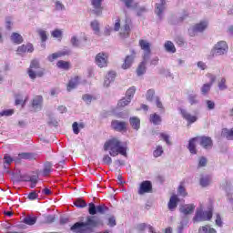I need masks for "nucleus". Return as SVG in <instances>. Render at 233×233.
Listing matches in <instances>:
<instances>
[{"mask_svg": "<svg viewBox=\"0 0 233 233\" xmlns=\"http://www.w3.org/2000/svg\"><path fill=\"white\" fill-rule=\"evenodd\" d=\"M165 8H167V0H161L160 3L156 4L155 13L158 17H161Z\"/></svg>", "mask_w": 233, "mask_h": 233, "instance_id": "nucleus-13", "label": "nucleus"}, {"mask_svg": "<svg viewBox=\"0 0 233 233\" xmlns=\"http://www.w3.org/2000/svg\"><path fill=\"white\" fill-rule=\"evenodd\" d=\"M73 131H74V134H79V126L77 122L73 123Z\"/></svg>", "mask_w": 233, "mask_h": 233, "instance_id": "nucleus-62", "label": "nucleus"}, {"mask_svg": "<svg viewBox=\"0 0 233 233\" xmlns=\"http://www.w3.org/2000/svg\"><path fill=\"white\" fill-rule=\"evenodd\" d=\"M226 83H227V79L225 78L220 79V81L218 82L219 90H227V88H228Z\"/></svg>", "mask_w": 233, "mask_h": 233, "instance_id": "nucleus-46", "label": "nucleus"}, {"mask_svg": "<svg viewBox=\"0 0 233 233\" xmlns=\"http://www.w3.org/2000/svg\"><path fill=\"white\" fill-rule=\"evenodd\" d=\"M177 201H179V198H177V196H172L170 198V200L168 202L169 210H176V208L177 207Z\"/></svg>", "mask_w": 233, "mask_h": 233, "instance_id": "nucleus-22", "label": "nucleus"}, {"mask_svg": "<svg viewBox=\"0 0 233 233\" xmlns=\"http://www.w3.org/2000/svg\"><path fill=\"white\" fill-rule=\"evenodd\" d=\"M147 12V8L142 6L137 9V15H143Z\"/></svg>", "mask_w": 233, "mask_h": 233, "instance_id": "nucleus-64", "label": "nucleus"}, {"mask_svg": "<svg viewBox=\"0 0 233 233\" xmlns=\"http://www.w3.org/2000/svg\"><path fill=\"white\" fill-rule=\"evenodd\" d=\"M96 63L100 68H105L108 65V55L106 53H98L96 56Z\"/></svg>", "mask_w": 233, "mask_h": 233, "instance_id": "nucleus-8", "label": "nucleus"}, {"mask_svg": "<svg viewBox=\"0 0 233 233\" xmlns=\"http://www.w3.org/2000/svg\"><path fill=\"white\" fill-rule=\"evenodd\" d=\"M93 5V12H95L96 15H101L103 12V7L101 6V4L103 3V0H92Z\"/></svg>", "mask_w": 233, "mask_h": 233, "instance_id": "nucleus-14", "label": "nucleus"}, {"mask_svg": "<svg viewBox=\"0 0 233 233\" xmlns=\"http://www.w3.org/2000/svg\"><path fill=\"white\" fill-rule=\"evenodd\" d=\"M156 94V91H154V89H149L147 92L146 95V98L147 101H152V99L154 98V95Z\"/></svg>", "mask_w": 233, "mask_h": 233, "instance_id": "nucleus-51", "label": "nucleus"}, {"mask_svg": "<svg viewBox=\"0 0 233 233\" xmlns=\"http://www.w3.org/2000/svg\"><path fill=\"white\" fill-rule=\"evenodd\" d=\"M195 208H196V206H194L193 204H186L180 207V212L185 216H187L188 214H192Z\"/></svg>", "mask_w": 233, "mask_h": 233, "instance_id": "nucleus-16", "label": "nucleus"}, {"mask_svg": "<svg viewBox=\"0 0 233 233\" xmlns=\"http://www.w3.org/2000/svg\"><path fill=\"white\" fill-rule=\"evenodd\" d=\"M78 84H79V76H75L74 78H72L67 85L68 92H70L71 90H74V88L77 86Z\"/></svg>", "mask_w": 233, "mask_h": 233, "instance_id": "nucleus-24", "label": "nucleus"}, {"mask_svg": "<svg viewBox=\"0 0 233 233\" xmlns=\"http://www.w3.org/2000/svg\"><path fill=\"white\" fill-rule=\"evenodd\" d=\"M121 29V19L119 17H116L114 24V30L115 32H119Z\"/></svg>", "mask_w": 233, "mask_h": 233, "instance_id": "nucleus-47", "label": "nucleus"}, {"mask_svg": "<svg viewBox=\"0 0 233 233\" xmlns=\"http://www.w3.org/2000/svg\"><path fill=\"white\" fill-rule=\"evenodd\" d=\"M134 56H127L125 59L124 64L122 65V68L127 70L132 66V63H134Z\"/></svg>", "mask_w": 233, "mask_h": 233, "instance_id": "nucleus-20", "label": "nucleus"}, {"mask_svg": "<svg viewBox=\"0 0 233 233\" xmlns=\"http://www.w3.org/2000/svg\"><path fill=\"white\" fill-rule=\"evenodd\" d=\"M101 225V220L96 218V217H87L86 222H76L72 226L71 230L77 233H92L94 232V228Z\"/></svg>", "mask_w": 233, "mask_h": 233, "instance_id": "nucleus-1", "label": "nucleus"}, {"mask_svg": "<svg viewBox=\"0 0 233 233\" xmlns=\"http://www.w3.org/2000/svg\"><path fill=\"white\" fill-rule=\"evenodd\" d=\"M150 122L153 123V125H160L161 116L157 114H152L150 115Z\"/></svg>", "mask_w": 233, "mask_h": 233, "instance_id": "nucleus-29", "label": "nucleus"}, {"mask_svg": "<svg viewBox=\"0 0 233 233\" xmlns=\"http://www.w3.org/2000/svg\"><path fill=\"white\" fill-rule=\"evenodd\" d=\"M52 37H56L57 39H61L63 37V31L59 29H56L51 33Z\"/></svg>", "mask_w": 233, "mask_h": 233, "instance_id": "nucleus-43", "label": "nucleus"}, {"mask_svg": "<svg viewBox=\"0 0 233 233\" xmlns=\"http://www.w3.org/2000/svg\"><path fill=\"white\" fill-rule=\"evenodd\" d=\"M109 227H116V218L111 217L108 218Z\"/></svg>", "mask_w": 233, "mask_h": 233, "instance_id": "nucleus-63", "label": "nucleus"}, {"mask_svg": "<svg viewBox=\"0 0 233 233\" xmlns=\"http://www.w3.org/2000/svg\"><path fill=\"white\" fill-rule=\"evenodd\" d=\"M37 222V217H32V216H26L24 218V223H25V225H35V223Z\"/></svg>", "mask_w": 233, "mask_h": 233, "instance_id": "nucleus-27", "label": "nucleus"}, {"mask_svg": "<svg viewBox=\"0 0 233 233\" xmlns=\"http://www.w3.org/2000/svg\"><path fill=\"white\" fill-rule=\"evenodd\" d=\"M11 40L16 45H21V43H23V36L17 33H13L11 35Z\"/></svg>", "mask_w": 233, "mask_h": 233, "instance_id": "nucleus-26", "label": "nucleus"}, {"mask_svg": "<svg viewBox=\"0 0 233 233\" xmlns=\"http://www.w3.org/2000/svg\"><path fill=\"white\" fill-rule=\"evenodd\" d=\"M91 28L96 35H99V22L96 20L91 22Z\"/></svg>", "mask_w": 233, "mask_h": 233, "instance_id": "nucleus-35", "label": "nucleus"}, {"mask_svg": "<svg viewBox=\"0 0 233 233\" xmlns=\"http://www.w3.org/2000/svg\"><path fill=\"white\" fill-rule=\"evenodd\" d=\"M88 212L91 216H96V214H97V207H96L95 203H89Z\"/></svg>", "mask_w": 233, "mask_h": 233, "instance_id": "nucleus-36", "label": "nucleus"}, {"mask_svg": "<svg viewBox=\"0 0 233 233\" xmlns=\"http://www.w3.org/2000/svg\"><path fill=\"white\" fill-rule=\"evenodd\" d=\"M216 225H218V227H221L223 225V221H221V216H219V214L216 215Z\"/></svg>", "mask_w": 233, "mask_h": 233, "instance_id": "nucleus-61", "label": "nucleus"}, {"mask_svg": "<svg viewBox=\"0 0 233 233\" xmlns=\"http://www.w3.org/2000/svg\"><path fill=\"white\" fill-rule=\"evenodd\" d=\"M163 154V147L161 146H158L157 149L153 152L154 157H159Z\"/></svg>", "mask_w": 233, "mask_h": 233, "instance_id": "nucleus-53", "label": "nucleus"}, {"mask_svg": "<svg viewBox=\"0 0 233 233\" xmlns=\"http://www.w3.org/2000/svg\"><path fill=\"white\" fill-rule=\"evenodd\" d=\"M212 52H213V56H223V54H227V52H228V46L227 45V42L225 41L218 42L215 46Z\"/></svg>", "mask_w": 233, "mask_h": 233, "instance_id": "nucleus-6", "label": "nucleus"}, {"mask_svg": "<svg viewBox=\"0 0 233 233\" xmlns=\"http://www.w3.org/2000/svg\"><path fill=\"white\" fill-rule=\"evenodd\" d=\"M43 105V96H36L33 99L32 106L33 108H41Z\"/></svg>", "mask_w": 233, "mask_h": 233, "instance_id": "nucleus-21", "label": "nucleus"}, {"mask_svg": "<svg viewBox=\"0 0 233 233\" xmlns=\"http://www.w3.org/2000/svg\"><path fill=\"white\" fill-rule=\"evenodd\" d=\"M30 182H31V185H30L31 188H35V186L37 185V177H32L30 178Z\"/></svg>", "mask_w": 233, "mask_h": 233, "instance_id": "nucleus-58", "label": "nucleus"}, {"mask_svg": "<svg viewBox=\"0 0 233 233\" xmlns=\"http://www.w3.org/2000/svg\"><path fill=\"white\" fill-rule=\"evenodd\" d=\"M222 136H223V137H226L228 140H232L233 139V129H227V128L222 129Z\"/></svg>", "mask_w": 233, "mask_h": 233, "instance_id": "nucleus-28", "label": "nucleus"}, {"mask_svg": "<svg viewBox=\"0 0 233 233\" xmlns=\"http://www.w3.org/2000/svg\"><path fill=\"white\" fill-rule=\"evenodd\" d=\"M134 94H136V87L132 86L127 91V99H132L134 97Z\"/></svg>", "mask_w": 233, "mask_h": 233, "instance_id": "nucleus-48", "label": "nucleus"}, {"mask_svg": "<svg viewBox=\"0 0 233 233\" xmlns=\"http://www.w3.org/2000/svg\"><path fill=\"white\" fill-rule=\"evenodd\" d=\"M18 163L17 157H15V158H13L10 155L5 154L4 156V167L5 168H10V165H12V163Z\"/></svg>", "mask_w": 233, "mask_h": 233, "instance_id": "nucleus-18", "label": "nucleus"}, {"mask_svg": "<svg viewBox=\"0 0 233 233\" xmlns=\"http://www.w3.org/2000/svg\"><path fill=\"white\" fill-rule=\"evenodd\" d=\"M148 192H152V183L150 181H143L140 184L138 194H140V196H143V194H147Z\"/></svg>", "mask_w": 233, "mask_h": 233, "instance_id": "nucleus-11", "label": "nucleus"}, {"mask_svg": "<svg viewBox=\"0 0 233 233\" xmlns=\"http://www.w3.org/2000/svg\"><path fill=\"white\" fill-rule=\"evenodd\" d=\"M13 114H14V109H5L0 112V117H3L5 116H13Z\"/></svg>", "mask_w": 233, "mask_h": 233, "instance_id": "nucleus-49", "label": "nucleus"}, {"mask_svg": "<svg viewBox=\"0 0 233 233\" xmlns=\"http://www.w3.org/2000/svg\"><path fill=\"white\" fill-rule=\"evenodd\" d=\"M139 46L142 50H144V59L147 61L148 59V56H150V44L147 40H140Z\"/></svg>", "mask_w": 233, "mask_h": 233, "instance_id": "nucleus-12", "label": "nucleus"}, {"mask_svg": "<svg viewBox=\"0 0 233 233\" xmlns=\"http://www.w3.org/2000/svg\"><path fill=\"white\" fill-rule=\"evenodd\" d=\"M208 26V21H201L200 23L191 26L188 30L189 35L191 37H194L196 35L197 32H204V30H207V27Z\"/></svg>", "mask_w": 233, "mask_h": 233, "instance_id": "nucleus-5", "label": "nucleus"}, {"mask_svg": "<svg viewBox=\"0 0 233 233\" xmlns=\"http://www.w3.org/2000/svg\"><path fill=\"white\" fill-rule=\"evenodd\" d=\"M196 143H199L203 148H212V139L208 137H197L189 140L188 150L191 154H197Z\"/></svg>", "mask_w": 233, "mask_h": 233, "instance_id": "nucleus-3", "label": "nucleus"}, {"mask_svg": "<svg viewBox=\"0 0 233 233\" xmlns=\"http://www.w3.org/2000/svg\"><path fill=\"white\" fill-rule=\"evenodd\" d=\"M75 207H77V208H85L86 207V201H85L83 198H76L74 201Z\"/></svg>", "mask_w": 233, "mask_h": 233, "instance_id": "nucleus-30", "label": "nucleus"}, {"mask_svg": "<svg viewBox=\"0 0 233 233\" xmlns=\"http://www.w3.org/2000/svg\"><path fill=\"white\" fill-rule=\"evenodd\" d=\"M39 192H41V191H39V190H35V191L29 193V194H28V199H31L32 201H33L34 199H37V198H39V195H38Z\"/></svg>", "mask_w": 233, "mask_h": 233, "instance_id": "nucleus-50", "label": "nucleus"}, {"mask_svg": "<svg viewBox=\"0 0 233 233\" xmlns=\"http://www.w3.org/2000/svg\"><path fill=\"white\" fill-rule=\"evenodd\" d=\"M38 35H40L42 43H45V41H46V39L48 38L46 36V31L43 30V29H38L37 30Z\"/></svg>", "mask_w": 233, "mask_h": 233, "instance_id": "nucleus-45", "label": "nucleus"}, {"mask_svg": "<svg viewBox=\"0 0 233 233\" xmlns=\"http://www.w3.org/2000/svg\"><path fill=\"white\" fill-rule=\"evenodd\" d=\"M210 86H212L211 84H204L203 86L201 87V93L204 96H207V94L210 92Z\"/></svg>", "mask_w": 233, "mask_h": 233, "instance_id": "nucleus-44", "label": "nucleus"}, {"mask_svg": "<svg viewBox=\"0 0 233 233\" xmlns=\"http://www.w3.org/2000/svg\"><path fill=\"white\" fill-rule=\"evenodd\" d=\"M178 194L180 196H183V198H185V196H187V189H185V184L183 182H181L178 187Z\"/></svg>", "mask_w": 233, "mask_h": 233, "instance_id": "nucleus-42", "label": "nucleus"}, {"mask_svg": "<svg viewBox=\"0 0 233 233\" xmlns=\"http://www.w3.org/2000/svg\"><path fill=\"white\" fill-rule=\"evenodd\" d=\"M83 101H85V103H86L87 105H90V103H92V96L84 95L83 96Z\"/></svg>", "mask_w": 233, "mask_h": 233, "instance_id": "nucleus-56", "label": "nucleus"}, {"mask_svg": "<svg viewBox=\"0 0 233 233\" xmlns=\"http://www.w3.org/2000/svg\"><path fill=\"white\" fill-rule=\"evenodd\" d=\"M155 99H156V105H157V108L164 110L163 103H161V100H159V96H156Z\"/></svg>", "mask_w": 233, "mask_h": 233, "instance_id": "nucleus-59", "label": "nucleus"}, {"mask_svg": "<svg viewBox=\"0 0 233 233\" xmlns=\"http://www.w3.org/2000/svg\"><path fill=\"white\" fill-rule=\"evenodd\" d=\"M106 79H110V81H114L116 79V72L110 71L106 76Z\"/></svg>", "mask_w": 233, "mask_h": 233, "instance_id": "nucleus-54", "label": "nucleus"}, {"mask_svg": "<svg viewBox=\"0 0 233 233\" xmlns=\"http://www.w3.org/2000/svg\"><path fill=\"white\" fill-rule=\"evenodd\" d=\"M104 150H110L109 154L112 157H116L118 154L127 156V147L123 146L121 141L117 138H111L104 145Z\"/></svg>", "mask_w": 233, "mask_h": 233, "instance_id": "nucleus-2", "label": "nucleus"}, {"mask_svg": "<svg viewBox=\"0 0 233 233\" xmlns=\"http://www.w3.org/2000/svg\"><path fill=\"white\" fill-rule=\"evenodd\" d=\"M187 100L190 103V105H198V95H188Z\"/></svg>", "mask_w": 233, "mask_h": 233, "instance_id": "nucleus-39", "label": "nucleus"}, {"mask_svg": "<svg viewBox=\"0 0 233 233\" xmlns=\"http://www.w3.org/2000/svg\"><path fill=\"white\" fill-rule=\"evenodd\" d=\"M124 3L127 8H136L137 4H134V0H124Z\"/></svg>", "mask_w": 233, "mask_h": 233, "instance_id": "nucleus-52", "label": "nucleus"}, {"mask_svg": "<svg viewBox=\"0 0 233 233\" xmlns=\"http://www.w3.org/2000/svg\"><path fill=\"white\" fill-rule=\"evenodd\" d=\"M146 66H147V60L144 59V61L140 63V65L138 66V67L137 69V76H143V74H145V72H147Z\"/></svg>", "mask_w": 233, "mask_h": 233, "instance_id": "nucleus-25", "label": "nucleus"}, {"mask_svg": "<svg viewBox=\"0 0 233 233\" xmlns=\"http://www.w3.org/2000/svg\"><path fill=\"white\" fill-rule=\"evenodd\" d=\"M50 172H52V164L50 163L45 164V167L43 169V176H49Z\"/></svg>", "mask_w": 233, "mask_h": 233, "instance_id": "nucleus-37", "label": "nucleus"}, {"mask_svg": "<svg viewBox=\"0 0 233 233\" xmlns=\"http://www.w3.org/2000/svg\"><path fill=\"white\" fill-rule=\"evenodd\" d=\"M211 181H212V177L210 176H206L200 179V185L201 187H208Z\"/></svg>", "mask_w": 233, "mask_h": 233, "instance_id": "nucleus-31", "label": "nucleus"}, {"mask_svg": "<svg viewBox=\"0 0 233 233\" xmlns=\"http://www.w3.org/2000/svg\"><path fill=\"white\" fill-rule=\"evenodd\" d=\"M96 212H98V214H105V212H108V207L105 205L96 206Z\"/></svg>", "mask_w": 233, "mask_h": 233, "instance_id": "nucleus-41", "label": "nucleus"}, {"mask_svg": "<svg viewBox=\"0 0 233 233\" xmlns=\"http://www.w3.org/2000/svg\"><path fill=\"white\" fill-rule=\"evenodd\" d=\"M17 157V161L19 163L20 159H32V154L30 153H20L18 154Z\"/></svg>", "mask_w": 233, "mask_h": 233, "instance_id": "nucleus-38", "label": "nucleus"}, {"mask_svg": "<svg viewBox=\"0 0 233 233\" xmlns=\"http://www.w3.org/2000/svg\"><path fill=\"white\" fill-rule=\"evenodd\" d=\"M180 114L188 123H196L198 121V116L190 115L187 110L180 108Z\"/></svg>", "mask_w": 233, "mask_h": 233, "instance_id": "nucleus-15", "label": "nucleus"}, {"mask_svg": "<svg viewBox=\"0 0 233 233\" xmlns=\"http://www.w3.org/2000/svg\"><path fill=\"white\" fill-rule=\"evenodd\" d=\"M132 24V20L126 16V24L120 29V36L123 39H127L130 35V25Z\"/></svg>", "mask_w": 233, "mask_h": 233, "instance_id": "nucleus-9", "label": "nucleus"}, {"mask_svg": "<svg viewBox=\"0 0 233 233\" xmlns=\"http://www.w3.org/2000/svg\"><path fill=\"white\" fill-rule=\"evenodd\" d=\"M160 137L167 143V145H171L170 140L168 139V135L160 133Z\"/></svg>", "mask_w": 233, "mask_h": 233, "instance_id": "nucleus-55", "label": "nucleus"}, {"mask_svg": "<svg viewBox=\"0 0 233 233\" xmlns=\"http://www.w3.org/2000/svg\"><path fill=\"white\" fill-rule=\"evenodd\" d=\"M56 66H58V68H62L63 70H68V68H70V63L60 60L56 63Z\"/></svg>", "mask_w": 233, "mask_h": 233, "instance_id": "nucleus-33", "label": "nucleus"}, {"mask_svg": "<svg viewBox=\"0 0 233 233\" xmlns=\"http://www.w3.org/2000/svg\"><path fill=\"white\" fill-rule=\"evenodd\" d=\"M199 233H217V231L210 228V226H204L199 228Z\"/></svg>", "mask_w": 233, "mask_h": 233, "instance_id": "nucleus-34", "label": "nucleus"}, {"mask_svg": "<svg viewBox=\"0 0 233 233\" xmlns=\"http://www.w3.org/2000/svg\"><path fill=\"white\" fill-rule=\"evenodd\" d=\"M165 48H166L167 52H172V54H174L176 52V46H174V43H172L170 41H167L165 43Z\"/></svg>", "mask_w": 233, "mask_h": 233, "instance_id": "nucleus-32", "label": "nucleus"}, {"mask_svg": "<svg viewBox=\"0 0 233 233\" xmlns=\"http://www.w3.org/2000/svg\"><path fill=\"white\" fill-rule=\"evenodd\" d=\"M103 162L105 165H110L112 163V157H110L108 155L104 156Z\"/></svg>", "mask_w": 233, "mask_h": 233, "instance_id": "nucleus-57", "label": "nucleus"}, {"mask_svg": "<svg viewBox=\"0 0 233 233\" xmlns=\"http://www.w3.org/2000/svg\"><path fill=\"white\" fill-rule=\"evenodd\" d=\"M129 123L132 128H135V130H139V127H141V120H139V118L133 116L129 119Z\"/></svg>", "mask_w": 233, "mask_h": 233, "instance_id": "nucleus-23", "label": "nucleus"}, {"mask_svg": "<svg viewBox=\"0 0 233 233\" xmlns=\"http://www.w3.org/2000/svg\"><path fill=\"white\" fill-rule=\"evenodd\" d=\"M209 219H212V211L203 212L201 209L197 210L194 221H208Z\"/></svg>", "mask_w": 233, "mask_h": 233, "instance_id": "nucleus-7", "label": "nucleus"}, {"mask_svg": "<svg viewBox=\"0 0 233 233\" xmlns=\"http://www.w3.org/2000/svg\"><path fill=\"white\" fill-rule=\"evenodd\" d=\"M27 72L31 79H35L36 77H43V76L45 75V70L39 69V62L37 60H33L31 62L30 67Z\"/></svg>", "mask_w": 233, "mask_h": 233, "instance_id": "nucleus-4", "label": "nucleus"}, {"mask_svg": "<svg viewBox=\"0 0 233 233\" xmlns=\"http://www.w3.org/2000/svg\"><path fill=\"white\" fill-rule=\"evenodd\" d=\"M25 52H34V46L32 44L23 45L17 49V54L20 56H23V54H25Z\"/></svg>", "mask_w": 233, "mask_h": 233, "instance_id": "nucleus-17", "label": "nucleus"}, {"mask_svg": "<svg viewBox=\"0 0 233 233\" xmlns=\"http://www.w3.org/2000/svg\"><path fill=\"white\" fill-rule=\"evenodd\" d=\"M207 105H208V110H214V108H216V104L211 100H208Z\"/></svg>", "mask_w": 233, "mask_h": 233, "instance_id": "nucleus-60", "label": "nucleus"}, {"mask_svg": "<svg viewBox=\"0 0 233 233\" xmlns=\"http://www.w3.org/2000/svg\"><path fill=\"white\" fill-rule=\"evenodd\" d=\"M130 101H132V98H123L119 100L117 106L119 107L127 106L130 103Z\"/></svg>", "mask_w": 233, "mask_h": 233, "instance_id": "nucleus-40", "label": "nucleus"}, {"mask_svg": "<svg viewBox=\"0 0 233 233\" xmlns=\"http://www.w3.org/2000/svg\"><path fill=\"white\" fill-rule=\"evenodd\" d=\"M111 127L116 132H127V124L123 121L113 120L111 122Z\"/></svg>", "mask_w": 233, "mask_h": 233, "instance_id": "nucleus-10", "label": "nucleus"}, {"mask_svg": "<svg viewBox=\"0 0 233 233\" xmlns=\"http://www.w3.org/2000/svg\"><path fill=\"white\" fill-rule=\"evenodd\" d=\"M63 56H68V51H59L57 53H54L48 56V60L52 63L56 61V59H59V57H63Z\"/></svg>", "mask_w": 233, "mask_h": 233, "instance_id": "nucleus-19", "label": "nucleus"}]
</instances>
